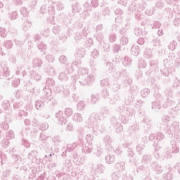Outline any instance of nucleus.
<instances>
[{
    "label": "nucleus",
    "instance_id": "473e14b6",
    "mask_svg": "<svg viewBox=\"0 0 180 180\" xmlns=\"http://www.w3.org/2000/svg\"><path fill=\"white\" fill-rule=\"evenodd\" d=\"M98 56H99V52L98 51V50L94 49L92 52H91V56L93 58H96V57H98Z\"/></svg>",
    "mask_w": 180,
    "mask_h": 180
},
{
    "label": "nucleus",
    "instance_id": "37998d69",
    "mask_svg": "<svg viewBox=\"0 0 180 180\" xmlns=\"http://www.w3.org/2000/svg\"><path fill=\"white\" fill-rule=\"evenodd\" d=\"M110 41L113 43V41H116V34H112L110 36Z\"/></svg>",
    "mask_w": 180,
    "mask_h": 180
},
{
    "label": "nucleus",
    "instance_id": "5fc2aeb1",
    "mask_svg": "<svg viewBox=\"0 0 180 180\" xmlns=\"http://www.w3.org/2000/svg\"><path fill=\"white\" fill-rule=\"evenodd\" d=\"M120 50V46L118 45H114V51L117 53Z\"/></svg>",
    "mask_w": 180,
    "mask_h": 180
},
{
    "label": "nucleus",
    "instance_id": "6e6552de",
    "mask_svg": "<svg viewBox=\"0 0 180 180\" xmlns=\"http://www.w3.org/2000/svg\"><path fill=\"white\" fill-rule=\"evenodd\" d=\"M131 51V54L133 56H135L136 57L138 54H140V48L139 47V46H133Z\"/></svg>",
    "mask_w": 180,
    "mask_h": 180
},
{
    "label": "nucleus",
    "instance_id": "c9c22d12",
    "mask_svg": "<svg viewBox=\"0 0 180 180\" xmlns=\"http://www.w3.org/2000/svg\"><path fill=\"white\" fill-rule=\"evenodd\" d=\"M155 169L158 174H161L162 172V167L160 165H156Z\"/></svg>",
    "mask_w": 180,
    "mask_h": 180
},
{
    "label": "nucleus",
    "instance_id": "58836bf2",
    "mask_svg": "<svg viewBox=\"0 0 180 180\" xmlns=\"http://www.w3.org/2000/svg\"><path fill=\"white\" fill-rule=\"evenodd\" d=\"M156 139L157 140H163L164 139V134H162V133L159 132L158 133V134L156 135Z\"/></svg>",
    "mask_w": 180,
    "mask_h": 180
},
{
    "label": "nucleus",
    "instance_id": "ea45409f",
    "mask_svg": "<svg viewBox=\"0 0 180 180\" xmlns=\"http://www.w3.org/2000/svg\"><path fill=\"white\" fill-rule=\"evenodd\" d=\"M153 46H155L156 47L161 46V41H160L158 39H156L155 41H153Z\"/></svg>",
    "mask_w": 180,
    "mask_h": 180
},
{
    "label": "nucleus",
    "instance_id": "774afa93",
    "mask_svg": "<svg viewBox=\"0 0 180 180\" xmlns=\"http://www.w3.org/2000/svg\"><path fill=\"white\" fill-rule=\"evenodd\" d=\"M155 138V136H154V134H150L149 136V140H154Z\"/></svg>",
    "mask_w": 180,
    "mask_h": 180
},
{
    "label": "nucleus",
    "instance_id": "4be33fe9",
    "mask_svg": "<svg viewBox=\"0 0 180 180\" xmlns=\"http://www.w3.org/2000/svg\"><path fill=\"white\" fill-rule=\"evenodd\" d=\"M103 141H104L105 146H109V144H110V143H112V139H110V136H106L103 139Z\"/></svg>",
    "mask_w": 180,
    "mask_h": 180
},
{
    "label": "nucleus",
    "instance_id": "f257e3e1",
    "mask_svg": "<svg viewBox=\"0 0 180 180\" xmlns=\"http://www.w3.org/2000/svg\"><path fill=\"white\" fill-rule=\"evenodd\" d=\"M79 82L81 85H89L95 81L94 74H88V69L80 68L79 69Z\"/></svg>",
    "mask_w": 180,
    "mask_h": 180
},
{
    "label": "nucleus",
    "instance_id": "2f4dec72",
    "mask_svg": "<svg viewBox=\"0 0 180 180\" xmlns=\"http://www.w3.org/2000/svg\"><path fill=\"white\" fill-rule=\"evenodd\" d=\"M59 61L60 63H61L62 64H65L67 63V58L65 56H61L59 58Z\"/></svg>",
    "mask_w": 180,
    "mask_h": 180
},
{
    "label": "nucleus",
    "instance_id": "7ed1b4c3",
    "mask_svg": "<svg viewBox=\"0 0 180 180\" xmlns=\"http://www.w3.org/2000/svg\"><path fill=\"white\" fill-rule=\"evenodd\" d=\"M63 115V111H59L56 114V118L57 119L59 124H67V118L64 117Z\"/></svg>",
    "mask_w": 180,
    "mask_h": 180
},
{
    "label": "nucleus",
    "instance_id": "5701e85b",
    "mask_svg": "<svg viewBox=\"0 0 180 180\" xmlns=\"http://www.w3.org/2000/svg\"><path fill=\"white\" fill-rule=\"evenodd\" d=\"M122 64L125 67H127V65H130L131 64V60H130L129 58H125L122 62Z\"/></svg>",
    "mask_w": 180,
    "mask_h": 180
},
{
    "label": "nucleus",
    "instance_id": "20e7f679",
    "mask_svg": "<svg viewBox=\"0 0 180 180\" xmlns=\"http://www.w3.org/2000/svg\"><path fill=\"white\" fill-rule=\"evenodd\" d=\"M175 105V102L172 101V98H167L165 100V103L163 104L164 108H168V106H174Z\"/></svg>",
    "mask_w": 180,
    "mask_h": 180
},
{
    "label": "nucleus",
    "instance_id": "412c9836",
    "mask_svg": "<svg viewBox=\"0 0 180 180\" xmlns=\"http://www.w3.org/2000/svg\"><path fill=\"white\" fill-rule=\"evenodd\" d=\"M38 49H39V50H41V51H44V50L47 49V45L44 44L43 42H41L38 45Z\"/></svg>",
    "mask_w": 180,
    "mask_h": 180
},
{
    "label": "nucleus",
    "instance_id": "4468645a",
    "mask_svg": "<svg viewBox=\"0 0 180 180\" xmlns=\"http://www.w3.org/2000/svg\"><path fill=\"white\" fill-rule=\"evenodd\" d=\"M149 94H150V89H143L141 91V96H142V98H146V96H148Z\"/></svg>",
    "mask_w": 180,
    "mask_h": 180
},
{
    "label": "nucleus",
    "instance_id": "8fccbe9b",
    "mask_svg": "<svg viewBox=\"0 0 180 180\" xmlns=\"http://www.w3.org/2000/svg\"><path fill=\"white\" fill-rule=\"evenodd\" d=\"M145 41L143 38H139L138 39V44H139L140 46H143V44H144Z\"/></svg>",
    "mask_w": 180,
    "mask_h": 180
},
{
    "label": "nucleus",
    "instance_id": "3c124183",
    "mask_svg": "<svg viewBox=\"0 0 180 180\" xmlns=\"http://www.w3.org/2000/svg\"><path fill=\"white\" fill-rule=\"evenodd\" d=\"M1 144L3 146H8V144H9V140H8V139L3 140L1 142Z\"/></svg>",
    "mask_w": 180,
    "mask_h": 180
},
{
    "label": "nucleus",
    "instance_id": "6e6d98bb",
    "mask_svg": "<svg viewBox=\"0 0 180 180\" xmlns=\"http://www.w3.org/2000/svg\"><path fill=\"white\" fill-rule=\"evenodd\" d=\"M144 148V146H141V145H139L137 147H136V150L137 151H141L143 150Z\"/></svg>",
    "mask_w": 180,
    "mask_h": 180
},
{
    "label": "nucleus",
    "instance_id": "a878e982",
    "mask_svg": "<svg viewBox=\"0 0 180 180\" xmlns=\"http://www.w3.org/2000/svg\"><path fill=\"white\" fill-rule=\"evenodd\" d=\"M72 109L71 108H66L65 110V115L68 117H70V116L72 115Z\"/></svg>",
    "mask_w": 180,
    "mask_h": 180
},
{
    "label": "nucleus",
    "instance_id": "2eb2a0df",
    "mask_svg": "<svg viewBox=\"0 0 180 180\" xmlns=\"http://www.w3.org/2000/svg\"><path fill=\"white\" fill-rule=\"evenodd\" d=\"M115 168L119 171H123L124 169V162H118L115 165Z\"/></svg>",
    "mask_w": 180,
    "mask_h": 180
},
{
    "label": "nucleus",
    "instance_id": "4c0bfd02",
    "mask_svg": "<svg viewBox=\"0 0 180 180\" xmlns=\"http://www.w3.org/2000/svg\"><path fill=\"white\" fill-rule=\"evenodd\" d=\"M46 58L49 63H53L54 61V57H53L51 55L46 56Z\"/></svg>",
    "mask_w": 180,
    "mask_h": 180
},
{
    "label": "nucleus",
    "instance_id": "c756f323",
    "mask_svg": "<svg viewBox=\"0 0 180 180\" xmlns=\"http://www.w3.org/2000/svg\"><path fill=\"white\" fill-rule=\"evenodd\" d=\"M172 127L174 130H177L179 129V123L178 122H174L172 124Z\"/></svg>",
    "mask_w": 180,
    "mask_h": 180
},
{
    "label": "nucleus",
    "instance_id": "49530a36",
    "mask_svg": "<svg viewBox=\"0 0 180 180\" xmlns=\"http://www.w3.org/2000/svg\"><path fill=\"white\" fill-rule=\"evenodd\" d=\"M112 180H117V179H119V174L113 173L112 174Z\"/></svg>",
    "mask_w": 180,
    "mask_h": 180
},
{
    "label": "nucleus",
    "instance_id": "b1692460",
    "mask_svg": "<svg viewBox=\"0 0 180 180\" xmlns=\"http://www.w3.org/2000/svg\"><path fill=\"white\" fill-rule=\"evenodd\" d=\"M84 108H85L84 101L79 102L77 104V110H84Z\"/></svg>",
    "mask_w": 180,
    "mask_h": 180
},
{
    "label": "nucleus",
    "instance_id": "a211bd4d",
    "mask_svg": "<svg viewBox=\"0 0 180 180\" xmlns=\"http://www.w3.org/2000/svg\"><path fill=\"white\" fill-rule=\"evenodd\" d=\"M127 43H129V39H127V37H126L125 36L122 37L120 39V44H122V46H126Z\"/></svg>",
    "mask_w": 180,
    "mask_h": 180
},
{
    "label": "nucleus",
    "instance_id": "6ab92c4d",
    "mask_svg": "<svg viewBox=\"0 0 180 180\" xmlns=\"http://www.w3.org/2000/svg\"><path fill=\"white\" fill-rule=\"evenodd\" d=\"M164 178L165 180H172L173 176H172V174L171 173L170 169H169V172L164 174Z\"/></svg>",
    "mask_w": 180,
    "mask_h": 180
},
{
    "label": "nucleus",
    "instance_id": "72a5a7b5",
    "mask_svg": "<svg viewBox=\"0 0 180 180\" xmlns=\"http://www.w3.org/2000/svg\"><path fill=\"white\" fill-rule=\"evenodd\" d=\"M55 82L52 79H46V85H49V86H53L54 85Z\"/></svg>",
    "mask_w": 180,
    "mask_h": 180
},
{
    "label": "nucleus",
    "instance_id": "0e129e2a",
    "mask_svg": "<svg viewBox=\"0 0 180 180\" xmlns=\"http://www.w3.org/2000/svg\"><path fill=\"white\" fill-rule=\"evenodd\" d=\"M107 67H110V71H112L113 70V65L112 63H108L107 65Z\"/></svg>",
    "mask_w": 180,
    "mask_h": 180
},
{
    "label": "nucleus",
    "instance_id": "39448f33",
    "mask_svg": "<svg viewBox=\"0 0 180 180\" xmlns=\"http://www.w3.org/2000/svg\"><path fill=\"white\" fill-rule=\"evenodd\" d=\"M168 153L169 154L179 153V148H178L176 145H172L168 148Z\"/></svg>",
    "mask_w": 180,
    "mask_h": 180
},
{
    "label": "nucleus",
    "instance_id": "393cba45",
    "mask_svg": "<svg viewBox=\"0 0 180 180\" xmlns=\"http://www.w3.org/2000/svg\"><path fill=\"white\" fill-rule=\"evenodd\" d=\"M9 18L10 19H11V20H15V19L18 18V13H16V11H13L10 13Z\"/></svg>",
    "mask_w": 180,
    "mask_h": 180
},
{
    "label": "nucleus",
    "instance_id": "e433bc0d",
    "mask_svg": "<svg viewBox=\"0 0 180 180\" xmlns=\"http://www.w3.org/2000/svg\"><path fill=\"white\" fill-rule=\"evenodd\" d=\"M179 84H180V80L178 78H176L173 84L174 88H178V86L179 85Z\"/></svg>",
    "mask_w": 180,
    "mask_h": 180
},
{
    "label": "nucleus",
    "instance_id": "c03bdc74",
    "mask_svg": "<svg viewBox=\"0 0 180 180\" xmlns=\"http://www.w3.org/2000/svg\"><path fill=\"white\" fill-rule=\"evenodd\" d=\"M1 129H4V130H8V124L6 122H3L1 124Z\"/></svg>",
    "mask_w": 180,
    "mask_h": 180
},
{
    "label": "nucleus",
    "instance_id": "0eeeda50",
    "mask_svg": "<svg viewBox=\"0 0 180 180\" xmlns=\"http://www.w3.org/2000/svg\"><path fill=\"white\" fill-rule=\"evenodd\" d=\"M75 56L77 58H82L85 56V49L77 50Z\"/></svg>",
    "mask_w": 180,
    "mask_h": 180
},
{
    "label": "nucleus",
    "instance_id": "bf43d9fd",
    "mask_svg": "<svg viewBox=\"0 0 180 180\" xmlns=\"http://www.w3.org/2000/svg\"><path fill=\"white\" fill-rule=\"evenodd\" d=\"M4 74H5L6 77H8V75H9L10 72H9V70H8V68L4 69Z\"/></svg>",
    "mask_w": 180,
    "mask_h": 180
},
{
    "label": "nucleus",
    "instance_id": "79ce46f5",
    "mask_svg": "<svg viewBox=\"0 0 180 180\" xmlns=\"http://www.w3.org/2000/svg\"><path fill=\"white\" fill-rule=\"evenodd\" d=\"M91 5L94 8H96L98 5H99V1H98V0H91Z\"/></svg>",
    "mask_w": 180,
    "mask_h": 180
},
{
    "label": "nucleus",
    "instance_id": "dca6fc26",
    "mask_svg": "<svg viewBox=\"0 0 180 180\" xmlns=\"http://www.w3.org/2000/svg\"><path fill=\"white\" fill-rule=\"evenodd\" d=\"M101 86H109L110 84V81L109 79H104L101 81Z\"/></svg>",
    "mask_w": 180,
    "mask_h": 180
},
{
    "label": "nucleus",
    "instance_id": "423d86ee",
    "mask_svg": "<svg viewBox=\"0 0 180 180\" xmlns=\"http://www.w3.org/2000/svg\"><path fill=\"white\" fill-rule=\"evenodd\" d=\"M59 79H60V81H68V70H65V72L60 73Z\"/></svg>",
    "mask_w": 180,
    "mask_h": 180
},
{
    "label": "nucleus",
    "instance_id": "c85d7f7f",
    "mask_svg": "<svg viewBox=\"0 0 180 180\" xmlns=\"http://www.w3.org/2000/svg\"><path fill=\"white\" fill-rule=\"evenodd\" d=\"M20 13H22V15H23V16L26 17L28 15V13H27V10L25 7H22L20 9Z\"/></svg>",
    "mask_w": 180,
    "mask_h": 180
},
{
    "label": "nucleus",
    "instance_id": "13d9d810",
    "mask_svg": "<svg viewBox=\"0 0 180 180\" xmlns=\"http://www.w3.org/2000/svg\"><path fill=\"white\" fill-rule=\"evenodd\" d=\"M115 153L117 154H122V150L120 149V148H117L115 149Z\"/></svg>",
    "mask_w": 180,
    "mask_h": 180
},
{
    "label": "nucleus",
    "instance_id": "4d7b16f0",
    "mask_svg": "<svg viewBox=\"0 0 180 180\" xmlns=\"http://www.w3.org/2000/svg\"><path fill=\"white\" fill-rule=\"evenodd\" d=\"M102 154V150H98L97 152L96 153V155H97V157H101Z\"/></svg>",
    "mask_w": 180,
    "mask_h": 180
},
{
    "label": "nucleus",
    "instance_id": "9d476101",
    "mask_svg": "<svg viewBox=\"0 0 180 180\" xmlns=\"http://www.w3.org/2000/svg\"><path fill=\"white\" fill-rule=\"evenodd\" d=\"M73 120L76 123H81L82 122V115L79 113H75L73 116Z\"/></svg>",
    "mask_w": 180,
    "mask_h": 180
},
{
    "label": "nucleus",
    "instance_id": "69168bd1",
    "mask_svg": "<svg viewBox=\"0 0 180 180\" xmlns=\"http://www.w3.org/2000/svg\"><path fill=\"white\" fill-rule=\"evenodd\" d=\"M102 39H103V37H102V35L101 34H98V37H97V40H98V41H101V40H102Z\"/></svg>",
    "mask_w": 180,
    "mask_h": 180
},
{
    "label": "nucleus",
    "instance_id": "09e8293b",
    "mask_svg": "<svg viewBox=\"0 0 180 180\" xmlns=\"http://www.w3.org/2000/svg\"><path fill=\"white\" fill-rule=\"evenodd\" d=\"M49 129V124H43L42 126H41V129L42 131L47 130Z\"/></svg>",
    "mask_w": 180,
    "mask_h": 180
},
{
    "label": "nucleus",
    "instance_id": "de8ad7c7",
    "mask_svg": "<svg viewBox=\"0 0 180 180\" xmlns=\"http://www.w3.org/2000/svg\"><path fill=\"white\" fill-rule=\"evenodd\" d=\"M20 84V80L19 79H17L15 81L13 82V86L16 87Z\"/></svg>",
    "mask_w": 180,
    "mask_h": 180
},
{
    "label": "nucleus",
    "instance_id": "a19ab883",
    "mask_svg": "<svg viewBox=\"0 0 180 180\" xmlns=\"http://www.w3.org/2000/svg\"><path fill=\"white\" fill-rule=\"evenodd\" d=\"M30 28V24L29 22H25L24 24V30L26 31V30H29V29Z\"/></svg>",
    "mask_w": 180,
    "mask_h": 180
},
{
    "label": "nucleus",
    "instance_id": "f03ea898",
    "mask_svg": "<svg viewBox=\"0 0 180 180\" xmlns=\"http://www.w3.org/2000/svg\"><path fill=\"white\" fill-rule=\"evenodd\" d=\"M157 101H155L152 103V109H155L156 110H160L161 109V102L164 101L162 96L160 94L155 95Z\"/></svg>",
    "mask_w": 180,
    "mask_h": 180
},
{
    "label": "nucleus",
    "instance_id": "1a4fd4ad",
    "mask_svg": "<svg viewBox=\"0 0 180 180\" xmlns=\"http://www.w3.org/2000/svg\"><path fill=\"white\" fill-rule=\"evenodd\" d=\"M105 162H107V164H113V162H115V156L113 155H106Z\"/></svg>",
    "mask_w": 180,
    "mask_h": 180
},
{
    "label": "nucleus",
    "instance_id": "cd10ccee",
    "mask_svg": "<svg viewBox=\"0 0 180 180\" xmlns=\"http://www.w3.org/2000/svg\"><path fill=\"white\" fill-rule=\"evenodd\" d=\"M35 106L37 108V110L41 109V108H43V106H44V103L41 101H36L35 103Z\"/></svg>",
    "mask_w": 180,
    "mask_h": 180
},
{
    "label": "nucleus",
    "instance_id": "f8f14e48",
    "mask_svg": "<svg viewBox=\"0 0 180 180\" xmlns=\"http://www.w3.org/2000/svg\"><path fill=\"white\" fill-rule=\"evenodd\" d=\"M43 64V61L41 59L35 58L33 60V65L35 68H39Z\"/></svg>",
    "mask_w": 180,
    "mask_h": 180
},
{
    "label": "nucleus",
    "instance_id": "e2e57ef3",
    "mask_svg": "<svg viewBox=\"0 0 180 180\" xmlns=\"http://www.w3.org/2000/svg\"><path fill=\"white\" fill-rule=\"evenodd\" d=\"M179 65H180V59H176L175 63L176 67H179Z\"/></svg>",
    "mask_w": 180,
    "mask_h": 180
},
{
    "label": "nucleus",
    "instance_id": "338daca9",
    "mask_svg": "<svg viewBox=\"0 0 180 180\" xmlns=\"http://www.w3.org/2000/svg\"><path fill=\"white\" fill-rule=\"evenodd\" d=\"M158 36H162V34H164V33L162 32V30H159L158 32Z\"/></svg>",
    "mask_w": 180,
    "mask_h": 180
},
{
    "label": "nucleus",
    "instance_id": "bb28decb",
    "mask_svg": "<svg viewBox=\"0 0 180 180\" xmlns=\"http://www.w3.org/2000/svg\"><path fill=\"white\" fill-rule=\"evenodd\" d=\"M7 139L12 140V139H15V134H13V131H9L6 134Z\"/></svg>",
    "mask_w": 180,
    "mask_h": 180
},
{
    "label": "nucleus",
    "instance_id": "864d4df0",
    "mask_svg": "<svg viewBox=\"0 0 180 180\" xmlns=\"http://www.w3.org/2000/svg\"><path fill=\"white\" fill-rule=\"evenodd\" d=\"M115 15H122L123 13V11L121 9H116L115 11Z\"/></svg>",
    "mask_w": 180,
    "mask_h": 180
},
{
    "label": "nucleus",
    "instance_id": "680f3d73",
    "mask_svg": "<svg viewBox=\"0 0 180 180\" xmlns=\"http://www.w3.org/2000/svg\"><path fill=\"white\" fill-rule=\"evenodd\" d=\"M166 133H167V134H171V133H172V131H171V128H169V127H167V129H166Z\"/></svg>",
    "mask_w": 180,
    "mask_h": 180
},
{
    "label": "nucleus",
    "instance_id": "a18cd8bd",
    "mask_svg": "<svg viewBox=\"0 0 180 180\" xmlns=\"http://www.w3.org/2000/svg\"><path fill=\"white\" fill-rule=\"evenodd\" d=\"M86 44H87V46H92V44H94V40H92V39H89L86 41Z\"/></svg>",
    "mask_w": 180,
    "mask_h": 180
},
{
    "label": "nucleus",
    "instance_id": "f3484780",
    "mask_svg": "<svg viewBox=\"0 0 180 180\" xmlns=\"http://www.w3.org/2000/svg\"><path fill=\"white\" fill-rule=\"evenodd\" d=\"M98 101H99V96L96 95H91V105H95V103H96Z\"/></svg>",
    "mask_w": 180,
    "mask_h": 180
},
{
    "label": "nucleus",
    "instance_id": "052dcab7",
    "mask_svg": "<svg viewBox=\"0 0 180 180\" xmlns=\"http://www.w3.org/2000/svg\"><path fill=\"white\" fill-rule=\"evenodd\" d=\"M57 29H58V27H54L53 30V33H55L56 34H57V33H58L59 32V30H57Z\"/></svg>",
    "mask_w": 180,
    "mask_h": 180
},
{
    "label": "nucleus",
    "instance_id": "603ef678",
    "mask_svg": "<svg viewBox=\"0 0 180 180\" xmlns=\"http://www.w3.org/2000/svg\"><path fill=\"white\" fill-rule=\"evenodd\" d=\"M169 50H171V51H173V50H175V45L174 44H170L169 46Z\"/></svg>",
    "mask_w": 180,
    "mask_h": 180
},
{
    "label": "nucleus",
    "instance_id": "ddd939ff",
    "mask_svg": "<svg viewBox=\"0 0 180 180\" xmlns=\"http://www.w3.org/2000/svg\"><path fill=\"white\" fill-rule=\"evenodd\" d=\"M4 47L7 49H12V47H13V43H12L11 40H6L4 42Z\"/></svg>",
    "mask_w": 180,
    "mask_h": 180
},
{
    "label": "nucleus",
    "instance_id": "9b49d317",
    "mask_svg": "<svg viewBox=\"0 0 180 180\" xmlns=\"http://www.w3.org/2000/svg\"><path fill=\"white\" fill-rule=\"evenodd\" d=\"M94 170L96 172H99L100 174H102V172H103V171L105 170V166H103V165L102 164H98L94 167Z\"/></svg>",
    "mask_w": 180,
    "mask_h": 180
},
{
    "label": "nucleus",
    "instance_id": "7c9ffc66",
    "mask_svg": "<svg viewBox=\"0 0 180 180\" xmlns=\"http://www.w3.org/2000/svg\"><path fill=\"white\" fill-rule=\"evenodd\" d=\"M44 96L46 98H50V96H51V91L50 89H46L44 90Z\"/></svg>",
    "mask_w": 180,
    "mask_h": 180
},
{
    "label": "nucleus",
    "instance_id": "f704fd0d",
    "mask_svg": "<svg viewBox=\"0 0 180 180\" xmlns=\"http://www.w3.org/2000/svg\"><path fill=\"white\" fill-rule=\"evenodd\" d=\"M83 151H84V153H92V148L89 146H84L83 147Z\"/></svg>",
    "mask_w": 180,
    "mask_h": 180
},
{
    "label": "nucleus",
    "instance_id": "aec40b11",
    "mask_svg": "<svg viewBox=\"0 0 180 180\" xmlns=\"http://www.w3.org/2000/svg\"><path fill=\"white\" fill-rule=\"evenodd\" d=\"M7 33L6 30L4 27H0V36L1 37H3V39H5L6 37Z\"/></svg>",
    "mask_w": 180,
    "mask_h": 180
}]
</instances>
